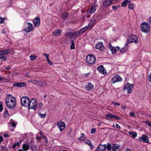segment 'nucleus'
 I'll return each instance as SVG.
<instances>
[{
	"label": "nucleus",
	"instance_id": "nucleus-1",
	"mask_svg": "<svg viewBox=\"0 0 151 151\" xmlns=\"http://www.w3.org/2000/svg\"><path fill=\"white\" fill-rule=\"evenodd\" d=\"M119 145L117 144H113L111 145L108 143L107 145L106 148L108 151H119Z\"/></svg>",
	"mask_w": 151,
	"mask_h": 151
},
{
	"label": "nucleus",
	"instance_id": "nucleus-2",
	"mask_svg": "<svg viewBox=\"0 0 151 151\" xmlns=\"http://www.w3.org/2000/svg\"><path fill=\"white\" fill-rule=\"evenodd\" d=\"M141 30L142 32H148L150 30V24L146 22L142 23L141 25Z\"/></svg>",
	"mask_w": 151,
	"mask_h": 151
},
{
	"label": "nucleus",
	"instance_id": "nucleus-3",
	"mask_svg": "<svg viewBox=\"0 0 151 151\" xmlns=\"http://www.w3.org/2000/svg\"><path fill=\"white\" fill-rule=\"evenodd\" d=\"M37 102L36 100L34 98H32L30 101L29 100L28 106L29 109H33L35 110L37 108Z\"/></svg>",
	"mask_w": 151,
	"mask_h": 151
},
{
	"label": "nucleus",
	"instance_id": "nucleus-4",
	"mask_svg": "<svg viewBox=\"0 0 151 151\" xmlns=\"http://www.w3.org/2000/svg\"><path fill=\"white\" fill-rule=\"evenodd\" d=\"M87 62L90 64H93L96 61V58L94 56L92 55H89L86 58Z\"/></svg>",
	"mask_w": 151,
	"mask_h": 151
},
{
	"label": "nucleus",
	"instance_id": "nucleus-5",
	"mask_svg": "<svg viewBox=\"0 0 151 151\" xmlns=\"http://www.w3.org/2000/svg\"><path fill=\"white\" fill-rule=\"evenodd\" d=\"M29 100L27 96L22 97L21 99V105L24 107H27L29 105Z\"/></svg>",
	"mask_w": 151,
	"mask_h": 151
},
{
	"label": "nucleus",
	"instance_id": "nucleus-6",
	"mask_svg": "<svg viewBox=\"0 0 151 151\" xmlns=\"http://www.w3.org/2000/svg\"><path fill=\"white\" fill-rule=\"evenodd\" d=\"M15 99L12 95H9L6 98V103L8 102V103H9L12 102L13 104H14V102H15ZM8 104L9 105V104Z\"/></svg>",
	"mask_w": 151,
	"mask_h": 151
},
{
	"label": "nucleus",
	"instance_id": "nucleus-7",
	"mask_svg": "<svg viewBox=\"0 0 151 151\" xmlns=\"http://www.w3.org/2000/svg\"><path fill=\"white\" fill-rule=\"evenodd\" d=\"M137 39L138 38L137 36L132 35L130 37V39L127 40V42L128 43L134 42L136 44L138 42Z\"/></svg>",
	"mask_w": 151,
	"mask_h": 151
},
{
	"label": "nucleus",
	"instance_id": "nucleus-8",
	"mask_svg": "<svg viewBox=\"0 0 151 151\" xmlns=\"http://www.w3.org/2000/svg\"><path fill=\"white\" fill-rule=\"evenodd\" d=\"M96 6L93 5L92 6L91 8L87 12V17L88 18L90 17L89 14L93 13L96 11Z\"/></svg>",
	"mask_w": 151,
	"mask_h": 151
},
{
	"label": "nucleus",
	"instance_id": "nucleus-9",
	"mask_svg": "<svg viewBox=\"0 0 151 151\" xmlns=\"http://www.w3.org/2000/svg\"><path fill=\"white\" fill-rule=\"evenodd\" d=\"M133 87L132 84H130L129 83H127L124 87V90L127 91L128 93H130L131 92V89Z\"/></svg>",
	"mask_w": 151,
	"mask_h": 151
},
{
	"label": "nucleus",
	"instance_id": "nucleus-10",
	"mask_svg": "<svg viewBox=\"0 0 151 151\" xmlns=\"http://www.w3.org/2000/svg\"><path fill=\"white\" fill-rule=\"evenodd\" d=\"M57 125L60 132L63 130L65 127V124L63 122H59L57 123Z\"/></svg>",
	"mask_w": 151,
	"mask_h": 151
},
{
	"label": "nucleus",
	"instance_id": "nucleus-11",
	"mask_svg": "<svg viewBox=\"0 0 151 151\" xmlns=\"http://www.w3.org/2000/svg\"><path fill=\"white\" fill-rule=\"evenodd\" d=\"M96 49H98L101 51L105 50V48L103 45V43L101 42H98L95 46Z\"/></svg>",
	"mask_w": 151,
	"mask_h": 151
},
{
	"label": "nucleus",
	"instance_id": "nucleus-12",
	"mask_svg": "<svg viewBox=\"0 0 151 151\" xmlns=\"http://www.w3.org/2000/svg\"><path fill=\"white\" fill-rule=\"evenodd\" d=\"M121 78L118 75H116L114 76L111 79V81L113 83L122 81Z\"/></svg>",
	"mask_w": 151,
	"mask_h": 151
},
{
	"label": "nucleus",
	"instance_id": "nucleus-13",
	"mask_svg": "<svg viewBox=\"0 0 151 151\" xmlns=\"http://www.w3.org/2000/svg\"><path fill=\"white\" fill-rule=\"evenodd\" d=\"M148 136L145 135H143L141 137L139 138V140L141 141L144 142L146 143H149V141L148 139Z\"/></svg>",
	"mask_w": 151,
	"mask_h": 151
},
{
	"label": "nucleus",
	"instance_id": "nucleus-14",
	"mask_svg": "<svg viewBox=\"0 0 151 151\" xmlns=\"http://www.w3.org/2000/svg\"><path fill=\"white\" fill-rule=\"evenodd\" d=\"M106 116L107 118L111 119H114L115 120H119L120 119V118L116 115H113L111 114H108Z\"/></svg>",
	"mask_w": 151,
	"mask_h": 151
},
{
	"label": "nucleus",
	"instance_id": "nucleus-15",
	"mask_svg": "<svg viewBox=\"0 0 151 151\" xmlns=\"http://www.w3.org/2000/svg\"><path fill=\"white\" fill-rule=\"evenodd\" d=\"M27 27L24 28V30L27 32H29L31 31L33 29V26L32 24L28 22H27Z\"/></svg>",
	"mask_w": 151,
	"mask_h": 151
},
{
	"label": "nucleus",
	"instance_id": "nucleus-16",
	"mask_svg": "<svg viewBox=\"0 0 151 151\" xmlns=\"http://www.w3.org/2000/svg\"><path fill=\"white\" fill-rule=\"evenodd\" d=\"M106 145H100L97 147L96 151H105L106 148Z\"/></svg>",
	"mask_w": 151,
	"mask_h": 151
},
{
	"label": "nucleus",
	"instance_id": "nucleus-17",
	"mask_svg": "<svg viewBox=\"0 0 151 151\" xmlns=\"http://www.w3.org/2000/svg\"><path fill=\"white\" fill-rule=\"evenodd\" d=\"M114 1V0H105L103 3V6L105 7L109 6L112 4V1Z\"/></svg>",
	"mask_w": 151,
	"mask_h": 151
},
{
	"label": "nucleus",
	"instance_id": "nucleus-18",
	"mask_svg": "<svg viewBox=\"0 0 151 151\" xmlns=\"http://www.w3.org/2000/svg\"><path fill=\"white\" fill-rule=\"evenodd\" d=\"M97 69L99 70V73L103 74H105L106 73V72L105 69L104 68L103 65H101L99 66Z\"/></svg>",
	"mask_w": 151,
	"mask_h": 151
},
{
	"label": "nucleus",
	"instance_id": "nucleus-19",
	"mask_svg": "<svg viewBox=\"0 0 151 151\" xmlns=\"http://www.w3.org/2000/svg\"><path fill=\"white\" fill-rule=\"evenodd\" d=\"M94 86L91 83H88L87 85L85 86V88L87 91H89L93 89Z\"/></svg>",
	"mask_w": 151,
	"mask_h": 151
},
{
	"label": "nucleus",
	"instance_id": "nucleus-20",
	"mask_svg": "<svg viewBox=\"0 0 151 151\" xmlns=\"http://www.w3.org/2000/svg\"><path fill=\"white\" fill-rule=\"evenodd\" d=\"M26 85V83L24 82L14 83L13 85V86H17L18 87H22L23 86H25Z\"/></svg>",
	"mask_w": 151,
	"mask_h": 151
},
{
	"label": "nucleus",
	"instance_id": "nucleus-21",
	"mask_svg": "<svg viewBox=\"0 0 151 151\" xmlns=\"http://www.w3.org/2000/svg\"><path fill=\"white\" fill-rule=\"evenodd\" d=\"M6 103L8 107L11 109H13L15 107L16 105V102H14V104H13L12 102L9 103V105L8 104V102Z\"/></svg>",
	"mask_w": 151,
	"mask_h": 151
},
{
	"label": "nucleus",
	"instance_id": "nucleus-22",
	"mask_svg": "<svg viewBox=\"0 0 151 151\" xmlns=\"http://www.w3.org/2000/svg\"><path fill=\"white\" fill-rule=\"evenodd\" d=\"M119 46H116V47H113L110 50L111 51L112 53L113 54L119 50Z\"/></svg>",
	"mask_w": 151,
	"mask_h": 151
},
{
	"label": "nucleus",
	"instance_id": "nucleus-23",
	"mask_svg": "<svg viewBox=\"0 0 151 151\" xmlns=\"http://www.w3.org/2000/svg\"><path fill=\"white\" fill-rule=\"evenodd\" d=\"M131 1V0H125L122 3L121 6L123 7H126L127 5V4L130 3Z\"/></svg>",
	"mask_w": 151,
	"mask_h": 151
},
{
	"label": "nucleus",
	"instance_id": "nucleus-24",
	"mask_svg": "<svg viewBox=\"0 0 151 151\" xmlns=\"http://www.w3.org/2000/svg\"><path fill=\"white\" fill-rule=\"evenodd\" d=\"M29 144H23L22 145V148L24 151H26L29 149Z\"/></svg>",
	"mask_w": 151,
	"mask_h": 151
},
{
	"label": "nucleus",
	"instance_id": "nucleus-25",
	"mask_svg": "<svg viewBox=\"0 0 151 151\" xmlns=\"http://www.w3.org/2000/svg\"><path fill=\"white\" fill-rule=\"evenodd\" d=\"M38 83V85L40 86L42 89H44L46 86L45 82L44 81L39 82Z\"/></svg>",
	"mask_w": 151,
	"mask_h": 151
},
{
	"label": "nucleus",
	"instance_id": "nucleus-26",
	"mask_svg": "<svg viewBox=\"0 0 151 151\" xmlns=\"http://www.w3.org/2000/svg\"><path fill=\"white\" fill-rule=\"evenodd\" d=\"M53 34L56 36H59L61 34V31L60 30L56 29L53 32Z\"/></svg>",
	"mask_w": 151,
	"mask_h": 151
},
{
	"label": "nucleus",
	"instance_id": "nucleus-27",
	"mask_svg": "<svg viewBox=\"0 0 151 151\" xmlns=\"http://www.w3.org/2000/svg\"><path fill=\"white\" fill-rule=\"evenodd\" d=\"M127 50V47H124L119 50V52L123 54Z\"/></svg>",
	"mask_w": 151,
	"mask_h": 151
},
{
	"label": "nucleus",
	"instance_id": "nucleus-28",
	"mask_svg": "<svg viewBox=\"0 0 151 151\" xmlns=\"http://www.w3.org/2000/svg\"><path fill=\"white\" fill-rule=\"evenodd\" d=\"M129 135H131L132 136L133 138L136 137L137 136V133L136 132L131 131L129 132Z\"/></svg>",
	"mask_w": 151,
	"mask_h": 151
},
{
	"label": "nucleus",
	"instance_id": "nucleus-29",
	"mask_svg": "<svg viewBox=\"0 0 151 151\" xmlns=\"http://www.w3.org/2000/svg\"><path fill=\"white\" fill-rule=\"evenodd\" d=\"M81 136L80 137L78 138V139L80 140L83 141L86 139L85 135L82 133L81 134Z\"/></svg>",
	"mask_w": 151,
	"mask_h": 151
},
{
	"label": "nucleus",
	"instance_id": "nucleus-30",
	"mask_svg": "<svg viewBox=\"0 0 151 151\" xmlns=\"http://www.w3.org/2000/svg\"><path fill=\"white\" fill-rule=\"evenodd\" d=\"M86 143L90 147L91 149H92L93 148V146L92 145L89 140H87L86 142Z\"/></svg>",
	"mask_w": 151,
	"mask_h": 151
},
{
	"label": "nucleus",
	"instance_id": "nucleus-31",
	"mask_svg": "<svg viewBox=\"0 0 151 151\" xmlns=\"http://www.w3.org/2000/svg\"><path fill=\"white\" fill-rule=\"evenodd\" d=\"M68 16V14L67 13H64L62 15V18L65 20Z\"/></svg>",
	"mask_w": 151,
	"mask_h": 151
},
{
	"label": "nucleus",
	"instance_id": "nucleus-32",
	"mask_svg": "<svg viewBox=\"0 0 151 151\" xmlns=\"http://www.w3.org/2000/svg\"><path fill=\"white\" fill-rule=\"evenodd\" d=\"M2 55H6L10 53V50L9 49H7L5 50L2 51Z\"/></svg>",
	"mask_w": 151,
	"mask_h": 151
},
{
	"label": "nucleus",
	"instance_id": "nucleus-33",
	"mask_svg": "<svg viewBox=\"0 0 151 151\" xmlns=\"http://www.w3.org/2000/svg\"><path fill=\"white\" fill-rule=\"evenodd\" d=\"M71 45L70 47V49L71 50L74 49L75 48L74 42L73 40H72L71 41Z\"/></svg>",
	"mask_w": 151,
	"mask_h": 151
},
{
	"label": "nucleus",
	"instance_id": "nucleus-34",
	"mask_svg": "<svg viewBox=\"0 0 151 151\" xmlns=\"http://www.w3.org/2000/svg\"><path fill=\"white\" fill-rule=\"evenodd\" d=\"M128 7L129 9L132 10L134 8V5L133 4H130L128 5Z\"/></svg>",
	"mask_w": 151,
	"mask_h": 151
},
{
	"label": "nucleus",
	"instance_id": "nucleus-35",
	"mask_svg": "<svg viewBox=\"0 0 151 151\" xmlns=\"http://www.w3.org/2000/svg\"><path fill=\"white\" fill-rule=\"evenodd\" d=\"M34 23V25L35 26L37 27V24L38 23V17H36L33 21Z\"/></svg>",
	"mask_w": 151,
	"mask_h": 151
},
{
	"label": "nucleus",
	"instance_id": "nucleus-36",
	"mask_svg": "<svg viewBox=\"0 0 151 151\" xmlns=\"http://www.w3.org/2000/svg\"><path fill=\"white\" fill-rule=\"evenodd\" d=\"M72 34L71 37L73 38L74 40H75L78 35L75 32L73 33Z\"/></svg>",
	"mask_w": 151,
	"mask_h": 151
},
{
	"label": "nucleus",
	"instance_id": "nucleus-37",
	"mask_svg": "<svg viewBox=\"0 0 151 151\" xmlns=\"http://www.w3.org/2000/svg\"><path fill=\"white\" fill-rule=\"evenodd\" d=\"M95 22V20L92 21L88 24V25L90 27H93L94 25V23Z\"/></svg>",
	"mask_w": 151,
	"mask_h": 151
},
{
	"label": "nucleus",
	"instance_id": "nucleus-38",
	"mask_svg": "<svg viewBox=\"0 0 151 151\" xmlns=\"http://www.w3.org/2000/svg\"><path fill=\"white\" fill-rule=\"evenodd\" d=\"M3 55H1L0 56V59H3L5 61L7 60V58L6 56Z\"/></svg>",
	"mask_w": 151,
	"mask_h": 151
},
{
	"label": "nucleus",
	"instance_id": "nucleus-39",
	"mask_svg": "<svg viewBox=\"0 0 151 151\" xmlns=\"http://www.w3.org/2000/svg\"><path fill=\"white\" fill-rule=\"evenodd\" d=\"M37 57V56H35L34 55H32L30 56V59L31 60H34Z\"/></svg>",
	"mask_w": 151,
	"mask_h": 151
},
{
	"label": "nucleus",
	"instance_id": "nucleus-40",
	"mask_svg": "<svg viewBox=\"0 0 151 151\" xmlns=\"http://www.w3.org/2000/svg\"><path fill=\"white\" fill-rule=\"evenodd\" d=\"M38 115H40V117L41 118H45L46 116V114L45 113L44 114H42L39 113L38 114Z\"/></svg>",
	"mask_w": 151,
	"mask_h": 151
},
{
	"label": "nucleus",
	"instance_id": "nucleus-41",
	"mask_svg": "<svg viewBox=\"0 0 151 151\" xmlns=\"http://www.w3.org/2000/svg\"><path fill=\"white\" fill-rule=\"evenodd\" d=\"M145 124L151 128V122L149 121H145Z\"/></svg>",
	"mask_w": 151,
	"mask_h": 151
},
{
	"label": "nucleus",
	"instance_id": "nucleus-42",
	"mask_svg": "<svg viewBox=\"0 0 151 151\" xmlns=\"http://www.w3.org/2000/svg\"><path fill=\"white\" fill-rule=\"evenodd\" d=\"M17 145L18 147H19V143L18 142H17L16 143H15L14 144L12 147V148L14 149L15 148V147Z\"/></svg>",
	"mask_w": 151,
	"mask_h": 151
},
{
	"label": "nucleus",
	"instance_id": "nucleus-43",
	"mask_svg": "<svg viewBox=\"0 0 151 151\" xmlns=\"http://www.w3.org/2000/svg\"><path fill=\"white\" fill-rule=\"evenodd\" d=\"M30 82L34 84H36L37 83L38 81L37 80H32L30 81Z\"/></svg>",
	"mask_w": 151,
	"mask_h": 151
},
{
	"label": "nucleus",
	"instance_id": "nucleus-44",
	"mask_svg": "<svg viewBox=\"0 0 151 151\" xmlns=\"http://www.w3.org/2000/svg\"><path fill=\"white\" fill-rule=\"evenodd\" d=\"M71 33H73L72 32H68L67 33L65 34V36L67 37H68L70 36V37H71V36L72 35V34Z\"/></svg>",
	"mask_w": 151,
	"mask_h": 151
},
{
	"label": "nucleus",
	"instance_id": "nucleus-45",
	"mask_svg": "<svg viewBox=\"0 0 151 151\" xmlns=\"http://www.w3.org/2000/svg\"><path fill=\"white\" fill-rule=\"evenodd\" d=\"M3 115L5 117H7L9 115V113L6 110L5 112H4V114H3Z\"/></svg>",
	"mask_w": 151,
	"mask_h": 151
},
{
	"label": "nucleus",
	"instance_id": "nucleus-46",
	"mask_svg": "<svg viewBox=\"0 0 151 151\" xmlns=\"http://www.w3.org/2000/svg\"><path fill=\"white\" fill-rule=\"evenodd\" d=\"M10 123L11 124V126L13 127H15L16 126V124L13 122H10Z\"/></svg>",
	"mask_w": 151,
	"mask_h": 151
},
{
	"label": "nucleus",
	"instance_id": "nucleus-47",
	"mask_svg": "<svg viewBox=\"0 0 151 151\" xmlns=\"http://www.w3.org/2000/svg\"><path fill=\"white\" fill-rule=\"evenodd\" d=\"M43 137V139H47V136H46V135H45V136H42V137H38V141H40L41 140V137Z\"/></svg>",
	"mask_w": 151,
	"mask_h": 151
},
{
	"label": "nucleus",
	"instance_id": "nucleus-48",
	"mask_svg": "<svg viewBox=\"0 0 151 151\" xmlns=\"http://www.w3.org/2000/svg\"><path fill=\"white\" fill-rule=\"evenodd\" d=\"M129 115L130 116L132 117H135V114L134 112H131L129 113Z\"/></svg>",
	"mask_w": 151,
	"mask_h": 151
},
{
	"label": "nucleus",
	"instance_id": "nucleus-49",
	"mask_svg": "<svg viewBox=\"0 0 151 151\" xmlns=\"http://www.w3.org/2000/svg\"><path fill=\"white\" fill-rule=\"evenodd\" d=\"M120 6H113L112 7V8L114 10H116Z\"/></svg>",
	"mask_w": 151,
	"mask_h": 151
},
{
	"label": "nucleus",
	"instance_id": "nucleus-50",
	"mask_svg": "<svg viewBox=\"0 0 151 151\" xmlns=\"http://www.w3.org/2000/svg\"><path fill=\"white\" fill-rule=\"evenodd\" d=\"M75 33L77 35H80L81 34H82V33L81 32V31L80 30L77 31V32H75Z\"/></svg>",
	"mask_w": 151,
	"mask_h": 151
},
{
	"label": "nucleus",
	"instance_id": "nucleus-51",
	"mask_svg": "<svg viewBox=\"0 0 151 151\" xmlns=\"http://www.w3.org/2000/svg\"><path fill=\"white\" fill-rule=\"evenodd\" d=\"M0 24L4 23V20L5 19H4L3 18H2L1 17H0Z\"/></svg>",
	"mask_w": 151,
	"mask_h": 151
},
{
	"label": "nucleus",
	"instance_id": "nucleus-52",
	"mask_svg": "<svg viewBox=\"0 0 151 151\" xmlns=\"http://www.w3.org/2000/svg\"><path fill=\"white\" fill-rule=\"evenodd\" d=\"M148 81L151 83V72L150 74V75L148 76Z\"/></svg>",
	"mask_w": 151,
	"mask_h": 151
},
{
	"label": "nucleus",
	"instance_id": "nucleus-53",
	"mask_svg": "<svg viewBox=\"0 0 151 151\" xmlns=\"http://www.w3.org/2000/svg\"><path fill=\"white\" fill-rule=\"evenodd\" d=\"M85 28L84 27L80 29V30L82 34L86 30Z\"/></svg>",
	"mask_w": 151,
	"mask_h": 151
},
{
	"label": "nucleus",
	"instance_id": "nucleus-54",
	"mask_svg": "<svg viewBox=\"0 0 151 151\" xmlns=\"http://www.w3.org/2000/svg\"><path fill=\"white\" fill-rule=\"evenodd\" d=\"M85 28L84 27L80 29V30L82 34L86 30Z\"/></svg>",
	"mask_w": 151,
	"mask_h": 151
},
{
	"label": "nucleus",
	"instance_id": "nucleus-55",
	"mask_svg": "<svg viewBox=\"0 0 151 151\" xmlns=\"http://www.w3.org/2000/svg\"><path fill=\"white\" fill-rule=\"evenodd\" d=\"M112 103L114 104V105L115 106H119L120 105V104L118 103H116V102H113Z\"/></svg>",
	"mask_w": 151,
	"mask_h": 151
},
{
	"label": "nucleus",
	"instance_id": "nucleus-56",
	"mask_svg": "<svg viewBox=\"0 0 151 151\" xmlns=\"http://www.w3.org/2000/svg\"><path fill=\"white\" fill-rule=\"evenodd\" d=\"M47 62H48V63L50 65H52V63L51 61H50V60L48 59H47Z\"/></svg>",
	"mask_w": 151,
	"mask_h": 151
},
{
	"label": "nucleus",
	"instance_id": "nucleus-57",
	"mask_svg": "<svg viewBox=\"0 0 151 151\" xmlns=\"http://www.w3.org/2000/svg\"><path fill=\"white\" fill-rule=\"evenodd\" d=\"M95 131H96V130L94 128H93V129H92L91 130V134H93L95 132Z\"/></svg>",
	"mask_w": 151,
	"mask_h": 151
},
{
	"label": "nucleus",
	"instance_id": "nucleus-58",
	"mask_svg": "<svg viewBox=\"0 0 151 151\" xmlns=\"http://www.w3.org/2000/svg\"><path fill=\"white\" fill-rule=\"evenodd\" d=\"M44 55L46 57L47 60L49 59V55L48 54H47L46 53H44Z\"/></svg>",
	"mask_w": 151,
	"mask_h": 151
},
{
	"label": "nucleus",
	"instance_id": "nucleus-59",
	"mask_svg": "<svg viewBox=\"0 0 151 151\" xmlns=\"http://www.w3.org/2000/svg\"><path fill=\"white\" fill-rule=\"evenodd\" d=\"M113 47L112 46L111 43H109V49L111 50Z\"/></svg>",
	"mask_w": 151,
	"mask_h": 151
},
{
	"label": "nucleus",
	"instance_id": "nucleus-60",
	"mask_svg": "<svg viewBox=\"0 0 151 151\" xmlns=\"http://www.w3.org/2000/svg\"><path fill=\"white\" fill-rule=\"evenodd\" d=\"M116 127L118 129H119L120 128V126L117 124H116Z\"/></svg>",
	"mask_w": 151,
	"mask_h": 151
},
{
	"label": "nucleus",
	"instance_id": "nucleus-61",
	"mask_svg": "<svg viewBox=\"0 0 151 151\" xmlns=\"http://www.w3.org/2000/svg\"><path fill=\"white\" fill-rule=\"evenodd\" d=\"M84 28H85V29L86 30L87 29H88V28H90V27H89V26H88V25L87 26H86Z\"/></svg>",
	"mask_w": 151,
	"mask_h": 151
},
{
	"label": "nucleus",
	"instance_id": "nucleus-62",
	"mask_svg": "<svg viewBox=\"0 0 151 151\" xmlns=\"http://www.w3.org/2000/svg\"><path fill=\"white\" fill-rule=\"evenodd\" d=\"M43 105V104L42 103H40L38 104V106H39L40 107L42 106Z\"/></svg>",
	"mask_w": 151,
	"mask_h": 151
},
{
	"label": "nucleus",
	"instance_id": "nucleus-63",
	"mask_svg": "<svg viewBox=\"0 0 151 151\" xmlns=\"http://www.w3.org/2000/svg\"><path fill=\"white\" fill-rule=\"evenodd\" d=\"M4 136L5 137H8V135L7 134H4Z\"/></svg>",
	"mask_w": 151,
	"mask_h": 151
},
{
	"label": "nucleus",
	"instance_id": "nucleus-64",
	"mask_svg": "<svg viewBox=\"0 0 151 151\" xmlns=\"http://www.w3.org/2000/svg\"><path fill=\"white\" fill-rule=\"evenodd\" d=\"M125 151H131L128 148L126 149Z\"/></svg>",
	"mask_w": 151,
	"mask_h": 151
}]
</instances>
